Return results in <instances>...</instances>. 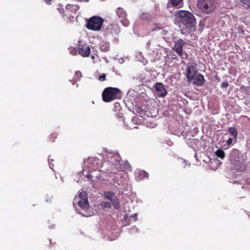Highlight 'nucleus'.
Instances as JSON below:
<instances>
[{"label":"nucleus","instance_id":"7","mask_svg":"<svg viewBox=\"0 0 250 250\" xmlns=\"http://www.w3.org/2000/svg\"><path fill=\"white\" fill-rule=\"evenodd\" d=\"M185 42L180 39L175 42V44L173 48V51L182 58H187L188 55L183 51V47L185 45Z\"/></svg>","mask_w":250,"mask_h":250},{"label":"nucleus","instance_id":"37","mask_svg":"<svg viewBox=\"0 0 250 250\" xmlns=\"http://www.w3.org/2000/svg\"><path fill=\"white\" fill-rule=\"evenodd\" d=\"M92 58L94 59V56H92Z\"/></svg>","mask_w":250,"mask_h":250},{"label":"nucleus","instance_id":"29","mask_svg":"<svg viewBox=\"0 0 250 250\" xmlns=\"http://www.w3.org/2000/svg\"><path fill=\"white\" fill-rule=\"evenodd\" d=\"M106 76V75L105 74H103L102 75L99 76L98 80L100 81H104L105 80Z\"/></svg>","mask_w":250,"mask_h":250},{"label":"nucleus","instance_id":"28","mask_svg":"<svg viewBox=\"0 0 250 250\" xmlns=\"http://www.w3.org/2000/svg\"><path fill=\"white\" fill-rule=\"evenodd\" d=\"M69 50L70 53L73 55H76L77 52V49L75 48L71 47L69 48Z\"/></svg>","mask_w":250,"mask_h":250},{"label":"nucleus","instance_id":"13","mask_svg":"<svg viewBox=\"0 0 250 250\" xmlns=\"http://www.w3.org/2000/svg\"><path fill=\"white\" fill-rule=\"evenodd\" d=\"M192 81L194 84L200 86L203 85L205 81L204 77L200 73H197Z\"/></svg>","mask_w":250,"mask_h":250},{"label":"nucleus","instance_id":"24","mask_svg":"<svg viewBox=\"0 0 250 250\" xmlns=\"http://www.w3.org/2000/svg\"><path fill=\"white\" fill-rule=\"evenodd\" d=\"M82 77V74L80 71H76L75 74L74 78L76 81L79 80Z\"/></svg>","mask_w":250,"mask_h":250},{"label":"nucleus","instance_id":"4","mask_svg":"<svg viewBox=\"0 0 250 250\" xmlns=\"http://www.w3.org/2000/svg\"><path fill=\"white\" fill-rule=\"evenodd\" d=\"M197 6L199 9L206 14L213 12L217 6L215 0H198Z\"/></svg>","mask_w":250,"mask_h":250},{"label":"nucleus","instance_id":"11","mask_svg":"<svg viewBox=\"0 0 250 250\" xmlns=\"http://www.w3.org/2000/svg\"><path fill=\"white\" fill-rule=\"evenodd\" d=\"M100 160L96 158H89L87 163V167L91 171H95L96 170H100V167L98 165L101 164ZM102 171V170H101Z\"/></svg>","mask_w":250,"mask_h":250},{"label":"nucleus","instance_id":"33","mask_svg":"<svg viewBox=\"0 0 250 250\" xmlns=\"http://www.w3.org/2000/svg\"><path fill=\"white\" fill-rule=\"evenodd\" d=\"M85 176L88 179H90L92 177V176H91L90 174H87V175H85Z\"/></svg>","mask_w":250,"mask_h":250},{"label":"nucleus","instance_id":"14","mask_svg":"<svg viewBox=\"0 0 250 250\" xmlns=\"http://www.w3.org/2000/svg\"><path fill=\"white\" fill-rule=\"evenodd\" d=\"M99 48L104 52H108L110 50V44L107 42L102 41L99 44Z\"/></svg>","mask_w":250,"mask_h":250},{"label":"nucleus","instance_id":"10","mask_svg":"<svg viewBox=\"0 0 250 250\" xmlns=\"http://www.w3.org/2000/svg\"><path fill=\"white\" fill-rule=\"evenodd\" d=\"M78 53L83 57H88L90 54L91 49L88 45L80 43L77 48Z\"/></svg>","mask_w":250,"mask_h":250},{"label":"nucleus","instance_id":"8","mask_svg":"<svg viewBox=\"0 0 250 250\" xmlns=\"http://www.w3.org/2000/svg\"><path fill=\"white\" fill-rule=\"evenodd\" d=\"M196 66L197 64L196 63L188 64V68L185 73L188 82L191 83L195 76L197 75V70L196 69Z\"/></svg>","mask_w":250,"mask_h":250},{"label":"nucleus","instance_id":"27","mask_svg":"<svg viewBox=\"0 0 250 250\" xmlns=\"http://www.w3.org/2000/svg\"><path fill=\"white\" fill-rule=\"evenodd\" d=\"M153 26H154V28H153V29H152L153 31L157 30L158 29H160L162 28V26L158 23H154Z\"/></svg>","mask_w":250,"mask_h":250},{"label":"nucleus","instance_id":"15","mask_svg":"<svg viewBox=\"0 0 250 250\" xmlns=\"http://www.w3.org/2000/svg\"><path fill=\"white\" fill-rule=\"evenodd\" d=\"M56 9L62 14V16L63 17H67V18H69L71 15L69 14L67 10H64L63 6L60 4H58L57 5Z\"/></svg>","mask_w":250,"mask_h":250},{"label":"nucleus","instance_id":"3","mask_svg":"<svg viewBox=\"0 0 250 250\" xmlns=\"http://www.w3.org/2000/svg\"><path fill=\"white\" fill-rule=\"evenodd\" d=\"M121 91L118 88L107 87L102 92V99L104 102H110L121 98Z\"/></svg>","mask_w":250,"mask_h":250},{"label":"nucleus","instance_id":"21","mask_svg":"<svg viewBox=\"0 0 250 250\" xmlns=\"http://www.w3.org/2000/svg\"><path fill=\"white\" fill-rule=\"evenodd\" d=\"M215 154L218 157H219L222 159H223L225 156V152L224 151V150H223L221 149H217L215 151Z\"/></svg>","mask_w":250,"mask_h":250},{"label":"nucleus","instance_id":"25","mask_svg":"<svg viewBox=\"0 0 250 250\" xmlns=\"http://www.w3.org/2000/svg\"><path fill=\"white\" fill-rule=\"evenodd\" d=\"M102 206L104 208H111V204L108 202H104L102 204Z\"/></svg>","mask_w":250,"mask_h":250},{"label":"nucleus","instance_id":"2","mask_svg":"<svg viewBox=\"0 0 250 250\" xmlns=\"http://www.w3.org/2000/svg\"><path fill=\"white\" fill-rule=\"evenodd\" d=\"M230 162L232 168L238 171H244L246 168L244 159L238 150H232L230 156Z\"/></svg>","mask_w":250,"mask_h":250},{"label":"nucleus","instance_id":"26","mask_svg":"<svg viewBox=\"0 0 250 250\" xmlns=\"http://www.w3.org/2000/svg\"><path fill=\"white\" fill-rule=\"evenodd\" d=\"M241 1L247 5V9H250V0H241Z\"/></svg>","mask_w":250,"mask_h":250},{"label":"nucleus","instance_id":"34","mask_svg":"<svg viewBox=\"0 0 250 250\" xmlns=\"http://www.w3.org/2000/svg\"><path fill=\"white\" fill-rule=\"evenodd\" d=\"M45 1L47 4H50V1L51 0H45Z\"/></svg>","mask_w":250,"mask_h":250},{"label":"nucleus","instance_id":"16","mask_svg":"<svg viewBox=\"0 0 250 250\" xmlns=\"http://www.w3.org/2000/svg\"><path fill=\"white\" fill-rule=\"evenodd\" d=\"M116 14L118 17L120 19H125L127 15L125 11L122 7H118L116 9Z\"/></svg>","mask_w":250,"mask_h":250},{"label":"nucleus","instance_id":"9","mask_svg":"<svg viewBox=\"0 0 250 250\" xmlns=\"http://www.w3.org/2000/svg\"><path fill=\"white\" fill-rule=\"evenodd\" d=\"M104 195L105 198L111 201V203L115 209H119L120 208L121 206L119 200L113 192L104 191Z\"/></svg>","mask_w":250,"mask_h":250},{"label":"nucleus","instance_id":"17","mask_svg":"<svg viewBox=\"0 0 250 250\" xmlns=\"http://www.w3.org/2000/svg\"><path fill=\"white\" fill-rule=\"evenodd\" d=\"M120 157L116 153L115 156H114V157H113V158L110 159L108 162L113 165H118L120 163Z\"/></svg>","mask_w":250,"mask_h":250},{"label":"nucleus","instance_id":"35","mask_svg":"<svg viewBox=\"0 0 250 250\" xmlns=\"http://www.w3.org/2000/svg\"><path fill=\"white\" fill-rule=\"evenodd\" d=\"M50 161H53V160L49 158V159H48V161H49V163H50Z\"/></svg>","mask_w":250,"mask_h":250},{"label":"nucleus","instance_id":"12","mask_svg":"<svg viewBox=\"0 0 250 250\" xmlns=\"http://www.w3.org/2000/svg\"><path fill=\"white\" fill-rule=\"evenodd\" d=\"M155 93L159 97H163L166 95L167 92L163 84L162 83H158L154 86Z\"/></svg>","mask_w":250,"mask_h":250},{"label":"nucleus","instance_id":"18","mask_svg":"<svg viewBox=\"0 0 250 250\" xmlns=\"http://www.w3.org/2000/svg\"><path fill=\"white\" fill-rule=\"evenodd\" d=\"M79 9V7L78 5H71L67 4L66 6V10H71L74 13H76Z\"/></svg>","mask_w":250,"mask_h":250},{"label":"nucleus","instance_id":"22","mask_svg":"<svg viewBox=\"0 0 250 250\" xmlns=\"http://www.w3.org/2000/svg\"><path fill=\"white\" fill-rule=\"evenodd\" d=\"M170 4L174 7L179 6L182 2L183 0H170Z\"/></svg>","mask_w":250,"mask_h":250},{"label":"nucleus","instance_id":"36","mask_svg":"<svg viewBox=\"0 0 250 250\" xmlns=\"http://www.w3.org/2000/svg\"><path fill=\"white\" fill-rule=\"evenodd\" d=\"M181 33H182V34H184V32H183V31L182 30H181Z\"/></svg>","mask_w":250,"mask_h":250},{"label":"nucleus","instance_id":"19","mask_svg":"<svg viewBox=\"0 0 250 250\" xmlns=\"http://www.w3.org/2000/svg\"><path fill=\"white\" fill-rule=\"evenodd\" d=\"M104 155L106 157L107 161L110 159L113 158V157H114V156H115V155L116 154L111 151H109L107 148H104Z\"/></svg>","mask_w":250,"mask_h":250},{"label":"nucleus","instance_id":"6","mask_svg":"<svg viewBox=\"0 0 250 250\" xmlns=\"http://www.w3.org/2000/svg\"><path fill=\"white\" fill-rule=\"evenodd\" d=\"M74 202L77 203L78 206L82 209H87L89 206L87 198V194L83 191L76 196L74 199Z\"/></svg>","mask_w":250,"mask_h":250},{"label":"nucleus","instance_id":"23","mask_svg":"<svg viewBox=\"0 0 250 250\" xmlns=\"http://www.w3.org/2000/svg\"><path fill=\"white\" fill-rule=\"evenodd\" d=\"M58 134L56 133H52L49 137V140L51 142H54L57 137Z\"/></svg>","mask_w":250,"mask_h":250},{"label":"nucleus","instance_id":"20","mask_svg":"<svg viewBox=\"0 0 250 250\" xmlns=\"http://www.w3.org/2000/svg\"><path fill=\"white\" fill-rule=\"evenodd\" d=\"M228 132L233 137L234 139L237 138L238 132L236 128L233 127H229L228 130Z\"/></svg>","mask_w":250,"mask_h":250},{"label":"nucleus","instance_id":"1","mask_svg":"<svg viewBox=\"0 0 250 250\" xmlns=\"http://www.w3.org/2000/svg\"><path fill=\"white\" fill-rule=\"evenodd\" d=\"M175 16L187 29L190 31L194 30L196 19L191 12L186 10H178L175 12Z\"/></svg>","mask_w":250,"mask_h":250},{"label":"nucleus","instance_id":"31","mask_svg":"<svg viewBox=\"0 0 250 250\" xmlns=\"http://www.w3.org/2000/svg\"><path fill=\"white\" fill-rule=\"evenodd\" d=\"M232 141H233V140L232 138H229L227 141V144L228 146H229L232 143Z\"/></svg>","mask_w":250,"mask_h":250},{"label":"nucleus","instance_id":"32","mask_svg":"<svg viewBox=\"0 0 250 250\" xmlns=\"http://www.w3.org/2000/svg\"><path fill=\"white\" fill-rule=\"evenodd\" d=\"M137 214L136 213H135V214H133L132 215H131L130 217L133 218H134V221H136L137 220Z\"/></svg>","mask_w":250,"mask_h":250},{"label":"nucleus","instance_id":"5","mask_svg":"<svg viewBox=\"0 0 250 250\" xmlns=\"http://www.w3.org/2000/svg\"><path fill=\"white\" fill-rule=\"evenodd\" d=\"M104 21V20L100 16H93L87 21L86 27L91 30L99 31L101 29Z\"/></svg>","mask_w":250,"mask_h":250},{"label":"nucleus","instance_id":"30","mask_svg":"<svg viewBox=\"0 0 250 250\" xmlns=\"http://www.w3.org/2000/svg\"><path fill=\"white\" fill-rule=\"evenodd\" d=\"M228 85H229V84L228 83H227L226 82H224L221 83V87L222 88H227L228 86Z\"/></svg>","mask_w":250,"mask_h":250}]
</instances>
